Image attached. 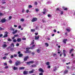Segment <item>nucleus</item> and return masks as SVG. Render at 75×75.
Returning <instances> with one entry per match:
<instances>
[{"label":"nucleus","mask_w":75,"mask_h":75,"mask_svg":"<svg viewBox=\"0 0 75 75\" xmlns=\"http://www.w3.org/2000/svg\"><path fill=\"white\" fill-rule=\"evenodd\" d=\"M35 45H32V47H30V48L27 47L26 48V51L27 53H30L31 52V51H28L29 49H34V48Z\"/></svg>","instance_id":"obj_1"},{"label":"nucleus","mask_w":75,"mask_h":75,"mask_svg":"<svg viewBox=\"0 0 75 75\" xmlns=\"http://www.w3.org/2000/svg\"><path fill=\"white\" fill-rule=\"evenodd\" d=\"M37 20V18H33L31 21L32 22H34V21H36Z\"/></svg>","instance_id":"obj_2"},{"label":"nucleus","mask_w":75,"mask_h":75,"mask_svg":"<svg viewBox=\"0 0 75 75\" xmlns=\"http://www.w3.org/2000/svg\"><path fill=\"white\" fill-rule=\"evenodd\" d=\"M8 33L7 32H5V35L4 36V38H5L6 37H7V36H8Z\"/></svg>","instance_id":"obj_3"},{"label":"nucleus","mask_w":75,"mask_h":75,"mask_svg":"<svg viewBox=\"0 0 75 75\" xmlns=\"http://www.w3.org/2000/svg\"><path fill=\"white\" fill-rule=\"evenodd\" d=\"M4 44L2 45V47L3 48H5V47H7V45H6V42H4Z\"/></svg>","instance_id":"obj_4"},{"label":"nucleus","mask_w":75,"mask_h":75,"mask_svg":"<svg viewBox=\"0 0 75 75\" xmlns=\"http://www.w3.org/2000/svg\"><path fill=\"white\" fill-rule=\"evenodd\" d=\"M15 64L16 66H17L18 65H20V61H17L15 63Z\"/></svg>","instance_id":"obj_5"},{"label":"nucleus","mask_w":75,"mask_h":75,"mask_svg":"<svg viewBox=\"0 0 75 75\" xmlns=\"http://www.w3.org/2000/svg\"><path fill=\"white\" fill-rule=\"evenodd\" d=\"M63 53L64 54V57H66V53H67V52L65 50H63Z\"/></svg>","instance_id":"obj_6"},{"label":"nucleus","mask_w":75,"mask_h":75,"mask_svg":"<svg viewBox=\"0 0 75 75\" xmlns=\"http://www.w3.org/2000/svg\"><path fill=\"white\" fill-rule=\"evenodd\" d=\"M6 19L4 18L1 21V22L2 23H5V22H6Z\"/></svg>","instance_id":"obj_7"},{"label":"nucleus","mask_w":75,"mask_h":75,"mask_svg":"<svg viewBox=\"0 0 75 75\" xmlns=\"http://www.w3.org/2000/svg\"><path fill=\"white\" fill-rule=\"evenodd\" d=\"M34 61H30L29 62H27V64H33L34 63Z\"/></svg>","instance_id":"obj_8"},{"label":"nucleus","mask_w":75,"mask_h":75,"mask_svg":"<svg viewBox=\"0 0 75 75\" xmlns=\"http://www.w3.org/2000/svg\"><path fill=\"white\" fill-rule=\"evenodd\" d=\"M39 71L41 72H44V70H43V69H42V68L39 69Z\"/></svg>","instance_id":"obj_9"},{"label":"nucleus","mask_w":75,"mask_h":75,"mask_svg":"<svg viewBox=\"0 0 75 75\" xmlns=\"http://www.w3.org/2000/svg\"><path fill=\"white\" fill-rule=\"evenodd\" d=\"M40 36V35H39V36H35V40H38V39H39V37Z\"/></svg>","instance_id":"obj_10"},{"label":"nucleus","mask_w":75,"mask_h":75,"mask_svg":"<svg viewBox=\"0 0 75 75\" xmlns=\"http://www.w3.org/2000/svg\"><path fill=\"white\" fill-rule=\"evenodd\" d=\"M28 58V56H27L26 57H25L24 58V61H26L27 59Z\"/></svg>","instance_id":"obj_11"},{"label":"nucleus","mask_w":75,"mask_h":75,"mask_svg":"<svg viewBox=\"0 0 75 75\" xmlns=\"http://www.w3.org/2000/svg\"><path fill=\"white\" fill-rule=\"evenodd\" d=\"M18 42H21V38H18L17 40Z\"/></svg>","instance_id":"obj_12"},{"label":"nucleus","mask_w":75,"mask_h":75,"mask_svg":"<svg viewBox=\"0 0 75 75\" xmlns=\"http://www.w3.org/2000/svg\"><path fill=\"white\" fill-rule=\"evenodd\" d=\"M43 11L44 12H42V13H43V14H45V11H46V9H43Z\"/></svg>","instance_id":"obj_13"},{"label":"nucleus","mask_w":75,"mask_h":75,"mask_svg":"<svg viewBox=\"0 0 75 75\" xmlns=\"http://www.w3.org/2000/svg\"><path fill=\"white\" fill-rule=\"evenodd\" d=\"M67 41V39H64L63 40V41L64 42V44H66V41Z\"/></svg>","instance_id":"obj_14"},{"label":"nucleus","mask_w":75,"mask_h":75,"mask_svg":"<svg viewBox=\"0 0 75 75\" xmlns=\"http://www.w3.org/2000/svg\"><path fill=\"white\" fill-rule=\"evenodd\" d=\"M66 30L67 31H68V32H69V31H71V29H70V28H68L66 29Z\"/></svg>","instance_id":"obj_15"},{"label":"nucleus","mask_w":75,"mask_h":75,"mask_svg":"<svg viewBox=\"0 0 75 75\" xmlns=\"http://www.w3.org/2000/svg\"><path fill=\"white\" fill-rule=\"evenodd\" d=\"M68 70H65L64 72V74H67V73H68Z\"/></svg>","instance_id":"obj_16"},{"label":"nucleus","mask_w":75,"mask_h":75,"mask_svg":"<svg viewBox=\"0 0 75 75\" xmlns=\"http://www.w3.org/2000/svg\"><path fill=\"white\" fill-rule=\"evenodd\" d=\"M13 70H17L18 69V68L15 67H14L13 68Z\"/></svg>","instance_id":"obj_17"},{"label":"nucleus","mask_w":75,"mask_h":75,"mask_svg":"<svg viewBox=\"0 0 75 75\" xmlns=\"http://www.w3.org/2000/svg\"><path fill=\"white\" fill-rule=\"evenodd\" d=\"M34 40H33V41L31 43L30 45V46L31 45H33L34 44Z\"/></svg>","instance_id":"obj_18"},{"label":"nucleus","mask_w":75,"mask_h":75,"mask_svg":"<svg viewBox=\"0 0 75 75\" xmlns=\"http://www.w3.org/2000/svg\"><path fill=\"white\" fill-rule=\"evenodd\" d=\"M33 71H34V70L33 69L32 71H30L29 72V74H31L33 73Z\"/></svg>","instance_id":"obj_19"},{"label":"nucleus","mask_w":75,"mask_h":75,"mask_svg":"<svg viewBox=\"0 0 75 75\" xmlns=\"http://www.w3.org/2000/svg\"><path fill=\"white\" fill-rule=\"evenodd\" d=\"M17 32V30H15V31L13 32V34H16Z\"/></svg>","instance_id":"obj_20"},{"label":"nucleus","mask_w":75,"mask_h":75,"mask_svg":"<svg viewBox=\"0 0 75 75\" xmlns=\"http://www.w3.org/2000/svg\"><path fill=\"white\" fill-rule=\"evenodd\" d=\"M62 8L64 9V10H68V8H65L64 6H63Z\"/></svg>","instance_id":"obj_21"},{"label":"nucleus","mask_w":75,"mask_h":75,"mask_svg":"<svg viewBox=\"0 0 75 75\" xmlns=\"http://www.w3.org/2000/svg\"><path fill=\"white\" fill-rule=\"evenodd\" d=\"M27 74V72L26 71H24L23 72V74L24 75H25V74Z\"/></svg>","instance_id":"obj_22"},{"label":"nucleus","mask_w":75,"mask_h":75,"mask_svg":"<svg viewBox=\"0 0 75 75\" xmlns=\"http://www.w3.org/2000/svg\"><path fill=\"white\" fill-rule=\"evenodd\" d=\"M73 50H74V49H72L71 50H70L69 51L70 54H71V53L72 52V51H73Z\"/></svg>","instance_id":"obj_23"},{"label":"nucleus","mask_w":75,"mask_h":75,"mask_svg":"<svg viewBox=\"0 0 75 75\" xmlns=\"http://www.w3.org/2000/svg\"><path fill=\"white\" fill-rule=\"evenodd\" d=\"M57 70V67H54L53 69V71H55Z\"/></svg>","instance_id":"obj_24"},{"label":"nucleus","mask_w":75,"mask_h":75,"mask_svg":"<svg viewBox=\"0 0 75 75\" xmlns=\"http://www.w3.org/2000/svg\"><path fill=\"white\" fill-rule=\"evenodd\" d=\"M24 67H19V69L21 70V69H24Z\"/></svg>","instance_id":"obj_25"},{"label":"nucleus","mask_w":75,"mask_h":75,"mask_svg":"<svg viewBox=\"0 0 75 75\" xmlns=\"http://www.w3.org/2000/svg\"><path fill=\"white\" fill-rule=\"evenodd\" d=\"M11 46V47H14V43H12Z\"/></svg>","instance_id":"obj_26"},{"label":"nucleus","mask_w":75,"mask_h":75,"mask_svg":"<svg viewBox=\"0 0 75 75\" xmlns=\"http://www.w3.org/2000/svg\"><path fill=\"white\" fill-rule=\"evenodd\" d=\"M23 56V54H19V57H21Z\"/></svg>","instance_id":"obj_27"},{"label":"nucleus","mask_w":75,"mask_h":75,"mask_svg":"<svg viewBox=\"0 0 75 75\" xmlns=\"http://www.w3.org/2000/svg\"><path fill=\"white\" fill-rule=\"evenodd\" d=\"M21 21H22V22H24V19L23 18L21 19Z\"/></svg>","instance_id":"obj_28"},{"label":"nucleus","mask_w":75,"mask_h":75,"mask_svg":"<svg viewBox=\"0 0 75 75\" xmlns=\"http://www.w3.org/2000/svg\"><path fill=\"white\" fill-rule=\"evenodd\" d=\"M47 16L48 17H52V15L51 14H48Z\"/></svg>","instance_id":"obj_29"},{"label":"nucleus","mask_w":75,"mask_h":75,"mask_svg":"<svg viewBox=\"0 0 75 75\" xmlns=\"http://www.w3.org/2000/svg\"><path fill=\"white\" fill-rule=\"evenodd\" d=\"M35 29H31V32H33V33H34V32H35Z\"/></svg>","instance_id":"obj_30"},{"label":"nucleus","mask_w":75,"mask_h":75,"mask_svg":"<svg viewBox=\"0 0 75 75\" xmlns=\"http://www.w3.org/2000/svg\"><path fill=\"white\" fill-rule=\"evenodd\" d=\"M45 45H46V47H48V46H49L48 44V43H45Z\"/></svg>","instance_id":"obj_31"},{"label":"nucleus","mask_w":75,"mask_h":75,"mask_svg":"<svg viewBox=\"0 0 75 75\" xmlns=\"http://www.w3.org/2000/svg\"><path fill=\"white\" fill-rule=\"evenodd\" d=\"M46 64L47 65H50V62H47L46 63Z\"/></svg>","instance_id":"obj_32"},{"label":"nucleus","mask_w":75,"mask_h":75,"mask_svg":"<svg viewBox=\"0 0 75 75\" xmlns=\"http://www.w3.org/2000/svg\"><path fill=\"white\" fill-rule=\"evenodd\" d=\"M32 67H36V65L35 64H33L31 66Z\"/></svg>","instance_id":"obj_33"},{"label":"nucleus","mask_w":75,"mask_h":75,"mask_svg":"<svg viewBox=\"0 0 75 75\" xmlns=\"http://www.w3.org/2000/svg\"><path fill=\"white\" fill-rule=\"evenodd\" d=\"M6 58H7V57H6V56H4L3 57L4 59H6Z\"/></svg>","instance_id":"obj_34"},{"label":"nucleus","mask_w":75,"mask_h":75,"mask_svg":"<svg viewBox=\"0 0 75 75\" xmlns=\"http://www.w3.org/2000/svg\"><path fill=\"white\" fill-rule=\"evenodd\" d=\"M3 14L0 13V17H1L2 16H3Z\"/></svg>","instance_id":"obj_35"},{"label":"nucleus","mask_w":75,"mask_h":75,"mask_svg":"<svg viewBox=\"0 0 75 75\" xmlns=\"http://www.w3.org/2000/svg\"><path fill=\"white\" fill-rule=\"evenodd\" d=\"M34 4L35 5H37V4H38V3H37V2H35L34 3Z\"/></svg>","instance_id":"obj_36"},{"label":"nucleus","mask_w":75,"mask_h":75,"mask_svg":"<svg viewBox=\"0 0 75 75\" xmlns=\"http://www.w3.org/2000/svg\"><path fill=\"white\" fill-rule=\"evenodd\" d=\"M11 30H12L13 31H14V29H13V28H11L10 29Z\"/></svg>","instance_id":"obj_37"},{"label":"nucleus","mask_w":75,"mask_h":75,"mask_svg":"<svg viewBox=\"0 0 75 75\" xmlns=\"http://www.w3.org/2000/svg\"><path fill=\"white\" fill-rule=\"evenodd\" d=\"M13 41L14 42H17V40H16V39H14L13 40Z\"/></svg>","instance_id":"obj_38"},{"label":"nucleus","mask_w":75,"mask_h":75,"mask_svg":"<svg viewBox=\"0 0 75 75\" xmlns=\"http://www.w3.org/2000/svg\"><path fill=\"white\" fill-rule=\"evenodd\" d=\"M11 51H14V49L13 48H11Z\"/></svg>","instance_id":"obj_39"},{"label":"nucleus","mask_w":75,"mask_h":75,"mask_svg":"<svg viewBox=\"0 0 75 75\" xmlns=\"http://www.w3.org/2000/svg\"><path fill=\"white\" fill-rule=\"evenodd\" d=\"M40 50L39 49H38L37 50V52L38 53H39V52H40Z\"/></svg>","instance_id":"obj_40"},{"label":"nucleus","mask_w":75,"mask_h":75,"mask_svg":"<svg viewBox=\"0 0 75 75\" xmlns=\"http://www.w3.org/2000/svg\"><path fill=\"white\" fill-rule=\"evenodd\" d=\"M21 26L20 25H19L18 26V28H19V29H20V28H21Z\"/></svg>","instance_id":"obj_41"},{"label":"nucleus","mask_w":75,"mask_h":75,"mask_svg":"<svg viewBox=\"0 0 75 75\" xmlns=\"http://www.w3.org/2000/svg\"><path fill=\"white\" fill-rule=\"evenodd\" d=\"M8 41H11V40L10 38L8 39Z\"/></svg>","instance_id":"obj_42"},{"label":"nucleus","mask_w":75,"mask_h":75,"mask_svg":"<svg viewBox=\"0 0 75 75\" xmlns=\"http://www.w3.org/2000/svg\"><path fill=\"white\" fill-rule=\"evenodd\" d=\"M35 10H36V11H39V9H36Z\"/></svg>","instance_id":"obj_43"},{"label":"nucleus","mask_w":75,"mask_h":75,"mask_svg":"<svg viewBox=\"0 0 75 75\" xmlns=\"http://www.w3.org/2000/svg\"><path fill=\"white\" fill-rule=\"evenodd\" d=\"M28 7L29 8H31V7H32V6L31 5H29Z\"/></svg>","instance_id":"obj_44"},{"label":"nucleus","mask_w":75,"mask_h":75,"mask_svg":"<svg viewBox=\"0 0 75 75\" xmlns=\"http://www.w3.org/2000/svg\"><path fill=\"white\" fill-rule=\"evenodd\" d=\"M36 30H39V28L38 27H36Z\"/></svg>","instance_id":"obj_45"},{"label":"nucleus","mask_w":75,"mask_h":75,"mask_svg":"<svg viewBox=\"0 0 75 75\" xmlns=\"http://www.w3.org/2000/svg\"><path fill=\"white\" fill-rule=\"evenodd\" d=\"M11 18H12V17H11V16H10L9 17V18L10 20V19H11Z\"/></svg>","instance_id":"obj_46"},{"label":"nucleus","mask_w":75,"mask_h":75,"mask_svg":"<svg viewBox=\"0 0 75 75\" xmlns=\"http://www.w3.org/2000/svg\"><path fill=\"white\" fill-rule=\"evenodd\" d=\"M9 62L10 64H11V63H12V61H11V60H10L9 61Z\"/></svg>","instance_id":"obj_47"},{"label":"nucleus","mask_w":75,"mask_h":75,"mask_svg":"<svg viewBox=\"0 0 75 75\" xmlns=\"http://www.w3.org/2000/svg\"><path fill=\"white\" fill-rule=\"evenodd\" d=\"M22 40H26V38H22Z\"/></svg>","instance_id":"obj_48"},{"label":"nucleus","mask_w":75,"mask_h":75,"mask_svg":"<svg viewBox=\"0 0 75 75\" xmlns=\"http://www.w3.org/2000/svg\"><path fill=\"white\" fill-rule=\"evenodd\" d=\"M39 75H43V73H40Z\"/></svg>","instance_id":"obj_49"},{"label":"nucleus","mask_w":75,"mask_h":75,"mask_svg":"<svg viewBox=\"0 0 75 75\" xmlns=\"http://www.w3.org/2000/svg\"><path fill=\"white\" fill-rule=\"evenodd\" d=\"M22 13H24V9H22Z\"/></svg>","instance_id":"obj_50"},{"label":"nucleus","mask_w":75,"mask_h":75,"mask_svg":"<svg viewBox=\"0 0 75 75\" xmlns=\"http://www.w3.org/2000/svg\"><path fill=\"white\" fill-rule=\"evenodd\" d=\"M8 68V66H6L5 67V69H7V68Z\"/></svg>","instance_id":"obj_51"},{"label":"nucleus","mask_w":75,"mask_h":75,"mask_svg":"<svg viewBox=\"0 0 75 75\" xmlns=\"http://www.w3.org/2000/svg\"><path fill=\"white\" fill-rule=\"evenodd\" d=\"M16 45L17 47H18V46H19V44L18 43H17L16 44Z\"/></svg>","instance_id":"obj_52"},{"label":"nucleus","mask_w":75,"mask_h":75,"mask_svg":"<svg viewBox=\"0 0 75 75\" xmlns=\"http://www.w3.org/2000/svg\"><path fill=\"white\" fill-rule=\"evenodd\" d=\"M62 15L63 14V11H61V12L60 13Z\"/></svg>","instance_id":"obj_53"},{"label":"nucleus","mask_w":75,"mask_h":75,"mask_svg":"<svg viewBox=\"0 0 75 75\" xmlns=\"http://www.w3.org/2000/svg\"><path fill=\"white\" fill-rule=\"evenodd\" d=\"M50 3H51V2H47V4H50Z\"/></svg>","instance_id":"obj_54"},{"label":"nucleus","mask_w":75,"mask_h":75,"mask_svg":"<svg viewBox=\"0 0 75 75\" xmlns=\"http://www.w3.org/2000/svg\"><path fill=\"white\" fill-rule=\"evenodd\" d=\"M13 57H14V56H13V55H11V58H13Z\"/></svg>","instance_id":"obj_55"},{"label":"nucleus","mask_w":75,"mask_h":75,"mask_svg":"<svg viewBox=\"0 0 75 75\" xmlns=\"http://www.w3.org/2000/svg\"><path fill=\"white\" fill-rule=\"evenodd\" d=\"M7 65V63H4V65L6 66Z\"/></svg>","instance_id":"obj_56"},{"label":"nucleus","mask_w":75,"mask_h":75,"mask_svg":"<svg viewBox=\"0 0 75 75\" xmlns=\"http://www.w3.org/2000/svg\"><path fill=\"white\" fill-rule=\"evenodd\" d=\"M5 55H8V53H5Z\"/></svg>","instance_id":"obj_57"},{"label":"nucleus","mask_w":75,"mask_h":75,"mask_svg":"<svg viewBox=\"0 0 75 75\" xmlns=\"http://www.w3.org/2000/svg\"><path fill=\"white\" fill-rule=\"evenodd\" d=\"M18 35H14L15 37H18Z\"/></svg>","instance_id":"obj_58"},{"label":"nucleus","mask_w":75,"mask_h":75,"mask_svg":"<svg viewBox=\"0 0 75 75\" xmlns=\"http://www.w3.org/2000/svg\"><path fill=\"white\" fill-rule=\"evenodd\" d=\"M3 35L2 34H1V35H0V38L1 37H2Z\"/></svg>","instance_id":"obj_59"},{"label":"nucleus","mask_w":75,"mask_h":75,"mask_svg":"<svg viewBox=\"0 0 75 75\" xmlns=\"http://www.w3.org/2000/svg\"><path fill=\"white\" fill-rule=\"evenodd\" d=\"M14 38H15V36L13 37L12 38V40H14Z\"/></svg>","instance_id":"obj_60"},{"label":"nucleus","mask_w":75,"mask_h":75,"mask_svg":"<svg viewBox=\"0 0 75 75\" xmlns=\"http://www.w3.org/2000/svg\"><path fill=\"white\" fill-rule=\"evenodd\" d=\"M13 56H14V57H17V55H16V54H14V55H13Z\"/></svg>","instance_id":"obj_61"},{"label":"nucleus","mask_w":75,"mask_h":75,"mask_svg":"<svg viewBox=\"0 0 75 75\" xmlns=\"http://www.w3.org/2000/svg\"><path fill=\"white\" fill-rule=\"evenodd\" d=\"M51 68L50 66H48L47 67V68Z\"/></svg>","instance_id":"obj_62"},{"label":"nucleus","mask_w":75,"mask_h":75,"mask_svg":"<svg viewBox=\"0 0 75 75\" xmlns=\"http://www.w3.org/2000/svg\"><path fill=\"white\" fill-rule=\"evenodd\" d=\"M2 3L3 4H5V3H6V2H2Z\"/></svg>","instance_id":"obj_63"},{"label":"nucleus","mask_w":75,"mask_h":75,"mask_svg":"<svg viewBox=\"0 0 75 75\" xmlns=\"http://www.w3.org/2000/svg\"><path fill=\"white\" fill-rule=\"evenodd\" d=\"M14 27H17V25H14Z\"/></svg>","instance_id":"obj_64"}]
</instances>
